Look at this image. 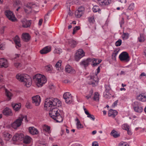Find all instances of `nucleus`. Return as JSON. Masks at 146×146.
Segmentation results:
<instances>
[{
  "label": "nucleus",
  "instance_id": "9d476101",
  "mask_svg": "<svg viewBox=\"0 0 146 146\" xmlns=\"http://www.w3.org/2000/svg\"><path fill=\"white\" fill-rule=\"evenodd\" d=\"M63 97L65 100L66 103L69 104H71L72 102V97L70 93L66 92L64 93L63 95Z\"/></svg>",
  "mask_w": 146,
  "mask_h": 146
},
{
  "label": "nucleus",
  "instance_id": "5fc2aeb1",
  "mask_svg": "<svg viewBox=\"0 0 146 146\" xmlns=\"http://www.w3.org/2000/svg\"><path fill=\"white\" fill-rule=\"evenodd\" d=\"M93 92V91L92 90H91L90 91L89 94L86 96V98L87 99H88L91 97L92 95Z\"/></svg>",
  "mask_w": 146,
  "mask_h": 146
},
{
  "label": "nucleus",
  "instance_id": "c756f323",
  "mask_svg": "<svg viewBox=\"0 0 146 146\" xmlns=\"http://www.w3.org/2000/svg\"><path fill=\"white\" fill-rule=\"evenodd\" d=\"M5 95L6 97V100L8 101L10 100L13 96L12 93L6 89L5 90Z\"/></svg>",
  "mask_w": 146,
  "mask_h": 146
},
{
  "label": "nucleus",
  "instance_id": "f257e3e1",
  "mask_svg": "<svg viewBox=\"0 0 146 146\" xmlns=\"http://www.w3.org/2000/svg\"><path fill=\"white\" fill-rule=\"evenodd\" d=\"M61 106V102L57 98H49L45 100L44 103V108L49 110L52 109L56 106L60 107Z\"/></svg>",
  "mask_w": 146,
  "mask_h": 146
},
{
  "label": "nucleus",
  "instance_id": "49530a36",
  "mask_svg": "<svg viewBox=\"0 0 146 146\" xmlns=\"http://www.w3.org/2000/svg\"><path fill=\"white\" fill-rule=\"evenodd\" d=\"M88 20L89 22L91 23H94L95 22V20L94 17L92 16L88 18Z\"/></svg>",
  "mask_w": 146,
  "mask_h": 146
},
{
  "label": "nucleus",
  "instance_id": "774afa93",
  "mask_svg": "<svg viewBox=\"0 0 146 146\" xmlns=\"http://www.w3.org/2000/svg\"><path fill=\"white\" fill-rule=\"evenodd\" d=\"M0 144L2 145H4V143L2 140L1 138L0 137Z\"/></svg>",
  "mask_w": 146,
  "mask_h": 146
},
{
  "label": "nucleus",
  "instance_id": "7c9ffc66",
  "mask_svg": "<svg viewBox=\"0 0 146 146\" xmlns=\"http://www.w3.org/2000/svg\"><path fill=\"white\" fill-rule=\"evenodd\" d=\"M137 99L142 102L146 101V94H142L139 95L137 97Z\"/></svg>",
  "mask_w": 146,
  "mask_h": 146
},
{
  "label": "nucleus",
  "instance_id": "58836bf2",
  "mask_svg": "<svg viewBox=\"0 0 146 146\" xmlns=\"http://www.w3.org/2000/svg\"><path fill=\"white\" fill-rule=\"evenodd\" d=\"M92 10L94 12H98L99 13H101V10L98 6L95 5L93 7Z\"/></svg>",
  "mask_w": 146,
  "mask_h": 146
},
{
  "label": "nucleus",
  "instance_id": "cd10ccee",
  "mask_svg": "<svg viewBox=\"0 0 146 146\" xmlns=\"http://www.w3.org/2000/svg\"><path fill=\"white\" fill-rule=\"evenodd\" d=\"M12 107L14 110L16 111L19 110L21 107V103L17 104L12 103Z\"/></svg>",
  "mask_w": 146,
  "mask_h": 146
},
{
  "label": "nucleus",
  "instance_id": "423d86ee",
  "mask_svg": "<svg viewBox=\"0 0 146 146\" xmlns=\"http://www.w3.org/2000/svg\"><path fill=\"white\" fill-rule=\"evenodd\" d=\"M85 56V52L82 49H79L76 51L74 56V59L78 61L80 59Z\"/></svg>",
  "mask_w": 146,
  "mask_h": 146
},
{
  "label": "nucleus",
  "instance_id": "4be33fe9",
  "mask_svg": "<svg viewBox=\"0 0 146 146\" xmlns=\"http://www.w3.org/2000/svg\"><path fill=\"white\" fill-rule=\"evenodd\" d=\"M100 5L101 6L108 5L111 2V0H98Z\"/></svg>",
  "mask_w": 146,
  "mask_h": 146
},
{
  "label": "nucleus",
  "instance_id": "338daca9",
  "mask_svg": "<svg viewBox=\"0 0 146 146\" xmlns=\"http://www.w3.org/2000/svg\"><path fill=\"white\" fill-rule=\"evenodd\" d=\"M43 21V20L42 19H40L39 21L38 25L39 26H41L42 25Z\"/></svg>",
  "mask_w": 146,
  "mask_h": 146
},
{
  "label": "nucleus",
  "instance_id": "72a5a7b5",
  "mask_svg": "<svg viewBox=\"0 0 146 146\" xmlns=\"http://www.w3.org/2000/svg\"><path fill=\"white\" fill-rule=\"evenodd\" d=\"M108 113L109 116H112L114 117L117 115V112L116 110L111 109L109 110Z\"/></svg>",
  "mask_w": 146,
  "mask_h": 146
},
{
  "label": "nucleus",
  "instance_id": "603ef678",
  "mask_svg": "<svg viewBox=\"0 0 146 146\" xmlns=\"http://www.w3.org/2000/svg\"><path fill=\"white\" fill-rule=\"evenodd\" d=\"M121 43V40L120 39H119L115 42V44L116 46H120Z\"/></svg>",
  "mask_w": 146,
  "mask_h": 146
},
{
  "label": "nucleus",
  "instance_id": "f3484780",
  "mask_svg": "<svg viewBox=\"0 0 146 146\" xmlns=\"http://www.w3.org/2000/svg\"><path fill=\"white\" fill-rule=\"evenodd\" d=\"M84 7H79L75 13V15L77 17H80L84 13Z\"/></svg>",
  "mask_w": 146,
  "mask_h": 146
},
{
  "label": "nucleus",
  "instance_id": "412c9836",
  "mask_svg": "<svg viewBox=\"0 0 146 146\" xmlns=\"http://www.w3.org/2000/svg\"><path fill=\"white\" fill-rule=\"evenodd\" d=\"M13 40L16 44V47L17 48H18L21 46L20 44V39L18 36H16L13 38Z\"/></svg>",
  "mask_w": 146,
  "mask_h": 146
},
{
  "label": "nucleus",
  "instance_id": "4468645a",
  "mask_svg": "<svg viewBox=\"0 0 146 146\" xmlns=\"http://www.w3.org/2000/svg\"><path fill=\"white\" fill-rule=\"evenodd\" d=\"M42 127L43 132L45 135H47L48 134H50L51 133V127L50 126L44 124L42 125Z\"/></svg>",
  "mask_w": 146,
  "mask_h": 146
},
{
  "label": "nucleus",
  "instance_id": "69168bd1",
  "mask_svg": "<svg viewBox=\"0 0 146 146\" xmlns=\"http://www.w3.org/2000/svg\"><path fill=\"white\" fill-rule=\"evenodd\" d=\"M92 146H98V145L96 142H94L92 143Z\"/></svg>",
  "mask_w": 146,
  "mask_h": 146
},
{
  "label": "nucleus",
  "instance_id": "37998d69",
  "mask_svg": "<svg viewBox=\"0 0 146 146\" xmlns=\"http://www.w3.org/2000/svg\"><path fill=\"white\" fill-rule=\"evenodd\" d=\"M99 94L98 92H96L94 94V99L96 101H98L99 100Z\"/></svg>",
  "mask_w": 146,
  "mask_h": 146
},
{
  "label": "nucleus",
  "instance_id": "4d7b16f0",
  "mask_svg": "<svg viewBox=\"0 0 146 146\" xmlns=\"http://www.w3.org/2000/svg\"><path fill=\"white\" fill-rule=\"evenodd\" d=\"M5 48V44L2 43L0 45V49L2 50H4Z\"/></svg>",
  "mask_w": 146,
  "mask_h": 146
},
{
  "label": "nucleus",
  "instance_id": "20e7f679",
  "mask_svg": "<svg viewBox=\"0 0 146 146\" xmlns=\"http://www.w3.org/2000/svg\"><path fill=\"white\" fill-rule=\"evenodd\" d=\"M34 82L37 86L41 87L47 82V79L44 75L40 74H37L33 77Z\"/></svg>",
  "mask_w": 146,
  "mask_h": 146
},
{
  "label": "nucleus",
  "instance_id": "0e129e2a",
  "mask_svg": "<svg viewBox=\"0 0 146 146\" xmlns=\"http://www.w3.org/2000/svg\"><path fill=\"white\" fill-rule=\"evenodd\" d=\"M119 51V49H116L113 52L114 54L117 55Z\"/></svg>",
  "mask_w": 146,
  "mask_h": 146
},
{
  "label": "nucleus",
  "instance_id": "9b49d317",
  "mask_svg": "<svg viewBox=\"0 0 146 146\" xmlns=\"http://www.w3.org/2000/svg\"><path fill=\"white\" fill-rule=\"evenodd\" d=\"M119 58L121 61L128 62L129 60L128 54L126 52H122L119 56Z\"/></svg>",
  "mask_w": 146,
  "mask_h": 146
},
{
  "label": "nucleus",
  "instance_id": "5701e85b",
  "mask_svg": "<svg viewBox=\"0 0 146 146\" xmlns=\"http://www.w3.org/2000/svg\"><path fill=\"white\" fill-rule=\"evenodd\" d=\"M83 108L85 113L87 115V117L89 118L91 120L94 121L95 119L94 116L93 115L89 113L88 111L85 108L84 106H83Z\"/></svg>",
  "mask_w": 146,
  "mask_h": 146
},
{
  "label": "nucleus",
  "instance_id": "473e14b6",
  "mask_svg": "<svg viewBox=\"0 0 146 146\" xmlns=\"http://www.w3.org/2000/svg\"><path fill=\"white\" fill-rule=\"evenodd\" d=\"M3 136L5 138V139L7 141L9 140L12 137L11 135L7 132H4L3 133Z\"/></svg>",
  "mask_w": 146,
  "mask_h": 146
},
{
  "label": "nucleus",
  "instance_id": "f03ea898",
  "mask_svg": "<svg viewBox=\"0 0 146 146\" xmlns=\"http://www.w3.org/2000/svg\"><path fill=\"white\" fill-rule=\"evenodd\" d=\"M50 116L55 120L57 122H62L63 120V113L56 107L53 108V109L49 111Z\"/></svg>",
  "mask_w": 146,
  "mask_h": 146
},
{
  "label": "nucleus",
  "instance_id": "2eb2a0df",
  "mask_svg": "<svg viewBox=\"0 0 146 146\" xmlns=\"http://www.w3.org/2000/svg\"><path fill=\"white\" fill-rule=\"evenodd\" d=\"M32 102L36 106L39 105L41 102V98L40 96L36 95L33 97L32 98Z\"/></svg>",
  "mask_w": 146,
  "mask_h": 146
},
{
  "label": "nucleus",
  "instance_id": "864d4df0",
  "mask_svg": "<svg viewBox=\"0 0 146 146\" xmlns=\"http://www.w3.org/2000/svg\"><path fill=\"white\" fill-rule=\"evenodd\" d=\"M80 27L79 26H76L73 29L72 34L73 35L75 34L76 32L80 29Z\"/></svg>",
  "mask_w": 146,
  "mask_h": 146
},
{
  "label": "nucleus",
  "instance_id": "39448f33",
  "mask_svg": "<svg viewBox=\"0 0 146 146\" xmlns=\"http://www.w3.org/2000/svg\"><path fill=\"white\" fill-rule=\"evenodd\" d=\"M97 73L91 74L90 76L88 77L87 81L90 84H92L93 86H94L97 85L98 83V78L97 74L99 73L100 70V67L99 66L97 69Z\"/></svg>",
  "mask_w": 146,
  "mask_h": 146
},
{
  "label": "nucleus",
  "instance_id": "aec40b11",
  "mask_svg": "<svg viewBox=\"0 0 146 146\" xmlns=\"http://www.w3.org/2000/svg\"><path fill=\"white\" fill-rule=\"evenodd\" d=\"M91 58H88L86 60H82L80 62V64L81 66L84 67L87 66L90 63Z\"/></svg>",
  "mask_w": 146,
  "mask_h": 146
},
{
  "label": "nucleus",
  "instance_id": "ea45409f",
  "mask_svg": "<svg viewBox=\"0 0 146 146\" xmlns=\"http://www.w3.org/2000/svg\"><path fill=\"white\" fill-rule=\"evenodd\" d=\"M45 70L47 72H50L52 69V67L50 65H48L45 66Z\"/></svg>",
  "mask_w": 146,
  "mask_h": 146
},
{
  "label": "nucleus",
  "instance_id": "6e6552de",
  "mask_svg": "<svg viewBox=\"0 0 146 146\" xmlns=\"http://www.w3.org/2000/svg\"><path fill=\"white\" fill-rule=\"evenodd\" d=\"M22 120L23 118L22 117H19L11 123V127L14 129H17L21 125Z\"/></svg>",
  "mask_w": 146,
  "mask_h": 146
},
{
  "label": "nucleus",
  "instance_id": "a18cd8bd",
  "mask_svg": "<svg viewBox=\"0 0 146 146\" xmlns=\"http://www.w3.org/2000/svg\"><path fill=\"white\" fill-rule=\"evenodd\" d=\"M61 63L62 61L61 60H59L56 63L55 65V67L57 70H60V67L61 66Z\"/></svg>",
  "mask_w": 146,
  "mask_h": 146
},
{
  "label": "nucleus",
  "instance_id": "bb28decb",
  "mask_svg": "<svg viewBox=\"0 0 146 146\" xmlns=\"http://www.w3.org/2000/svg\"><path fill=\"white\" fill-rule=\"evenodd\" d=\"M23 142L25 144H27L31 143L32 141V138L29 136H24L22 139Z\"/></svg>",
  "mask_w": 146,
  "mask_h": 146
},
{
  "label": "nucleus",
  "instance_id": "09e8293b",
  "mask_svg": "<svg viewBox=\"0 0 146 146\" xmlns=\"http://www.w3.org/2000/svg\"><path fill=\"white\" fill-rule=\"evenodd\" d=\"M134 3H131L129 4L128 8L130 10H132L134 9Z\"/></svg>",
  "mask_w": 146,
  "mask_h": 146
},
{
  "label": "nucleus",
  "instance_id": "a878e982",
  "mask_svg": "<svg viewBox=\"0 0 146 146\" xmlns=\"http://www.w3.org/2000/svg\"><path fill=\"white\" fill-rule=\"evenodd\" d=\"M29 132L33 135L37 134L39 132L38 131L37 129L33 127H29Z\"/></svg>",
  "mask_w": 146,
  "mask_h": 146
},
{
  "label": "nucleus",
  "instance_id": "f704fd0d",
  "mask_svg": "<svg viewBox=\"0 0 146 146\" xmlns=\"http://www.w3.org/2000/svg\"><path fill=\"white\" fill-rule=\"evenodd\" d=\"M68 42L69 46L72 48L74 47L77 44V42L75 41L72 39L69 40Z\"/></svg>",
  "mask_w": 146,
  "mask_h": 146
},
{
  "label": "nucleus",
  "instance_id": "7ed1b4c3",
  "mask_svg": "<svg viewBox=\"0 0 146 146\" xmlns=\"http://www.w3.org/2000/svg\"><path fill=\"white\" fill-rule=\"evenodd\" d=\"M16 78L27 87H30L32 84V79L31 77L26 74L19 73L16 76Z\"/></svg>",
  "mask_w": 146,
  "mask_h": 146
},
{
  "label": "nucleus",
  "instance_id": "de8ad7c7",
  "mask_svg": "<svg viewBox=\"0 0 146 146\" xmlns=\"http://www.w3.org/2000/svg\"><path fill=\"white\" fill-rule=\"evenodd\" d=\"M109 93L107 89H106L104 93V96L106 98H107L109 96Z\"/></svg>",
  "mask_w": 146,
  "mask_h": 146
},
{
  "label": "nucleus",
  "instance_id": "6ab92c4d",
  "mask_svg": "<svg viewBox=\"0 0 146 146\" xmlns=\"http://www.w3.org/2000/svg\"><path fill=\"white\" fill-rule=\"evenodd\" d=\"M3 113L6 116H11L13 114L11 110L8 108H5L3 111Z\"/></svg>",
  "mask_w": 146,
  "mask_h": 146
},
{
  "label": "nucleus",
  "instance_id": "c03bdc74",
  "mask_svg": "<svg viewBox=\"0 0 146 146\" xmlns=\"http://www.w3.org/2000/svg\"><path fill=\"white\" fill-rule=\"evenodd\" d=\"M62 52V50L59 48H56L54 51V53L60 54Z\"/></svg>",
  "mask_w": 146,
  "mask_h": 146
},
{
  "label": "nucleus",
  "instance_id": "052dcab7",
  "mask_svg": "<svg viewBox=\"0 0 146 146\" xmlns=\"http://www.w3.org/2000/svg\"><path fill=\"white\" fill-rule=\"evenodd\" d=\"M118 102V100H117L116 101H115L114 102L112 105V107H115V106H116Z\"/></svg>",
  "mask_w": 146,
  "mask_h": 146
},
{
  "label": "nucleus",
  "instance_id": "a211bd4d",
  "mask_svg": "<svg viewBox=\"0 0 146 146\" xmlns=\"http://www.w3.org/2000/svg\"><path fill=\"white\" fill-rule=\"evenodd\" d=\"M51 47L50 46H45L40 51L41 54H44L50 52L51 51Z\"/></svg>",
  "mask_w": 146,
  "mask_h": 146
},
{
  "label": "nucleus",
  "instance_id": "2f4dec72",
  "mask_svg": "<svg viewBox=\"0 0 146 146\" xmlns=\"http://www.w3.org/2000/svg\"><path fill=\"white\" fill-rule=\"evenodd\" d=\"M22 38L25 41H28L30 39V36L28 33H24L22 34Z\"/></svg>",
  "mask_w": 146,
  "mask_h": 146
},
{
  "label": "nucleus",
  "instance_id": "ddd939ff",
  "mask_svg": "<svg viewBox=\"0 0 146 146\" xmlns=\"http://www.w3.org/2000/svg\"><path fill=\"white\" fill-rule=\"evenodd\" d=\"M24 137L23 135L21 133H16L13 138V141H19L22 140L23 138Z\"/></svg>",
  "mask_w": 146,
  "mask_h": 146
},
{
  "label": "nucleus",
  "instance_id": "6e6d98bb",
  "mask_svg": "<svg viewBox=\"0 0 146 146\" xmlns=\"http://www.w3.org/2000/svg\"><path fill=\"white\" fill-rule=\"evenodd\" d=\"M119 146H129V145L126 142H121L119 143Z\"/></svg>",
  "mask_w": 146,
  "mask_h": 146
},
{
  "label": "nucleus",
  "instance_id": "13d9d810",
  "mask_svg": "<svg viewBox=\"0 0 146 146\" xmlns=\"http://www.w3.org/2000/svg\"><path fill=\"white\" fill-rule=\"evenodd\" d=\"M72 4V3L71 1H68L66 3V6L68 8H69Z\"/></svg>",
  "mask_w": 146,
  "mask_h": 146
},
{
  "label": "nucleus",
  "instance_id": "b1692460",
  "mask_svg": "<svg viewBox=\"0 0 146 146\" xmlns=\"http://www.w3.org/2000/svg\"><path fill=\"white\" fill-rule=\"evenodd\" d=\"M21 22L23 24V27H28L30 26L31 25L30 21L27 20L26 19H23L22 21Z\"/></svg>",
  "mask_w": 146,
  "mask_h": 146
},
{
  "label": "nucleus",
  "instance_id": "393cba45",
  "mask_svg": "<svg viewBox=\"0 0 146 146\" xmlns=\"http://www.w3.org/2000/svg\"><path fill=\"white\" fill-rule=\"evenodd\" d=\"M90 63H92V65L93 66H96L102 61V60L95 58H91Z\"/></svg>",
  "mask_w": 146,
  "mask_h": 146
},
{
  "label": "nucleus",
  "instance_id": "a19ab883",
  "mask_svg": "<svg viewBox=\"0 0 146 146\" xmlns=\"http://www.w3.org/2000/svg\"><path fill=\"white\" fill-rule=\"evenodd\" d=\"M138 40L140 42H144L145 40V39L143 35L140 34V36L138 38Z\"/></svg>",
  "mask_w": 146,
  "mask_h": 146
},
{
  "label": "nucleus",
  "instance_id": "8fccbe9b",
  "mask_svg": "<svg viewBox=\"0 0 146 146\" xmlns=\"http://www.w3.org/2000/svg\"><path fill=\"white\" fill-rule=\"evenodd\" d=\"M122 128L125 130H127L129 129V127L126 124H124L122 126Z\"/></svg>",
  "mask_w": 146,
  "mask_h": 146
},
{
  "label": "nucleus",
  "instance_id": "1a4fd4ad",
  "mask_svg": "<svg viewBox=\"0 0 146 146\" xmlns=\"http://www.w3.org/2000/svg\"><path fill=\"white\" fill-rule=\"evenodd\" d=\"M5 14L8 19L13 22L16 21L17 19L13 12L9 10L5 11Z\"/></svg>",
  "mask_w": 146,
  "mask_h": 146
},
{
  "label": "nucleus",
  "instance_id": "e433bc0d",
  "mask_svg": "<svg viewBox=\"0 0 146 146\" xmlns=\"http://www.w3.org/2000/svg\"><path fill=\"white\" fill-rule=\"evenodd\" d=\"M76 120L77 121L76 123L77 128L78 129H81L83 128V125L81 124L80 121L78 119H76Z\"/></svg>",
  "mask_w": 146,
  "mask_h": 146
},
{
  "label": "nucleus",
  "instance_id": "c85d7f7f",
  "mask_svg": "<svg viewBox=\"0 0 146 146\" xmlns=\"http://www.w3.org/2000/svg\"><path fill=\"white\" fill-rule=\"evenodd\" d=\"M65 70L68 73L71 74L74 73L75 72V70L68 65H67L66 66Z\"/></svg>",
  "mask_w": 146,
  "mask_h": 146
},
{
  "label": "nucleus",
  "instance_id": "79ce46f5",
  "mask_svg": "<svg viewBox=\"0 0 146 146\" xmlns=\"http://www.w3.org/2000/svg\"><path fill=\"white\" fill-rule=\"evenodd\" d=\"M111 133V135L115 138L119 136V134L114 130H112Z\"/></svg>",
  "mask_w": 146,
  "mask_h": 146
},
{
  "label": "nucleus",
  "instance_id": "0eeeda50",
  "mask_svg": "<svg viewBox=\"0 0 146 146\" xmlns=\"http://www.w3.org/2000/svg\"><path fill=\"white\" fill-rule=\"evenodd\" d=\"M133 107L134 111L138 113H141L143 110V108L140 104L137 102H134L133 104Z\"/></svg>",
  "mask_w": 146,
  "mask_h": 146
},
{
  "label": "nucleus",
  "instance_id": "f8f14e48",
  "mask_svg": "<svg viewBox=\"0 0 146 146\" xmlns=\"http://www.w3.org/2000/svg\"><path fill=\"white\" fill-rule=\"evenodd\" d=\"M37 6L36 5L33 4V3H28L26 5H25L24 9L26 13H29L31 12L32 8H34Z\"/></svg>",
  "mask_w": 146,
  "mask_h": 146
},
{
  "label": "nucleus",
  "instance_id": "dca6fc26",
  "mask_svg": "<svg viewBox=\"0 0 146 146\" xmlns=\"http://www.w3.org/2000/svg\"><path fill=\"white\" fill-rule=\"evenodd\" d=\"M9 64L7 60L4 58L0 59V68H7L9 66Z\"/></svg>",
  "mask_w": 146,
  "mask_h": 146
},
{
  "label": "nucleus",
  "instance_id": "4c0bfd02",
  "mask_svg": "<svg viewBox=\"0 0 146 146\" xmlns=\"http://www.w3.org/2000/svg\"><path fill=\"white\" fill-rule=\"evenodd\" d=\"M129 37V34L127 33L123 32L121 35V38L123 40H126Z\"/></svg>",
  "mask_w": 146,
  "mask_h": 146
},
{
  "label": "nucleus",
  "instance_id": "c9c22d12",
  "mask_svg": "<svg viewBox=\"0 0 146 146\" xmlns=\"http://www.w3.org/2000/svg\"><path fill=\"white\" fill-rule=\"evenodd\" d=\"M14 66L18 69H21L22 65L19 61H15L14 63Z\"/></svg>",
  "mask_w": 146,
  "mask_h": 146
},
{
  "label": "nucleus",
  "instance_id": "3c124183",
  "mask_svg": "<svg viewBox=\"0 0 146 146\" xmlns=\"http://www.w3.org/2000/svg\"><path fill=\"white\" fill-rule=\"evenodd\" d=\"M21 4V2L19 0H16L14 3L13 5L15 7H16Z\"/></svg>",
  "mask_w": 146,
  "mask_h": 146
},
{
  "label": "nucleus",
  "instance_id": "e2e57ef3",
  "mask_svg": "<svg viewBox=\"0 0 146 146\" xmlns=\"http://www.w3.org/2000/svg\"><path fill=\"white\" fill-rule=\"evenodd\" d=\"M146 76V74L144 72L142 73L139 76V78H141L142 77Z\"/></svg>",
  "mask_w": 146,
  "mask_h": 146
},
{
  "label": "nucleus",
  "instance_id": "bf43d9fd",
  "mask_svg": "<svg viewBox=\"0 0 146 146\" xmlns=\"http://www.w3.org/2000/svg\"><path fill=\"white\" fill-rule=\"evenodd\" d=\"M30 105L31 104L30 102L29 101H27L26 104V107L28 108H29L30 107Z\"/></svg>",
  "mask_w": 146,
  "mask_h": 146
},
{
  "label": "nucleus",
  "instance_id": "680f3d73",
  "mask_svg": "<svg viewBox=\"0 0 146 146\" xmlns=\"http://www.w3.org/2000/svg\"><path fill=\"white\" fill-rule=\"evenodd\" d=\"M4 27H3L0 29V34H3L4 32Z\"/></svg>",
  "mask_w": 146,
  "mask_h": 146
}]
</instances>
